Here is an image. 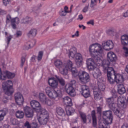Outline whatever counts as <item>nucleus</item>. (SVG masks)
<instances>
[{"label":"nucleus","mask_w":128,"mask_h":128,"mask_svg":"<svg viewBox=\"0 0 128 128\" xmlns=\"http://www.w3.org/2000/svg\"><path fill=\"white\" fill-rule=\"evenodd\" d=\"M12 38V36H9L6 38V40H8V44H10V42Z\"/></svg>","instance_id":"56"},{"label":"nucleus","mask_w":128,"mask_h":128,"mask_svg":"<svg viewBox=\"0 0 128 128\" xmlns=\"http://www.w3.org/2000/svg\"><path fill=\"white\" fill-rule=\"evenodd\" d=\"M82 56L80 53H77L75 56V62L77 66H82L83 60Z\"/></svg>","instance_id":"19"},{"label":"nucleus","mask_w":128,"mask_h":128,"mask_svg":"<svg viewBox=\"0 0 128 128\" xmlns=\"http://www.w3.org/2000/svg\"><path fill=\"white\" fill-rule=\"evenodd\" d=\"M110 62L108 60H104L102 64L104 72L107 74L108 80L110 84H122L124 81V78L120 74H116V72L114 68L110 67Z\"/></svg>","instance_id":"2"},{"label":"nucleus","mask_w":128,"mask_h":128,"mask_svg":"<svg viewBox=\"0 0 128 128\" xmlns=\"http://www.w3.org/2000/svg\"><path fill=\"white\" fill-rule=\"evenodd\" d=\"M76 48L73 47L70 50L68 53V56L70 58H74L76 55Z\"/></svg>","instance_id":"30"},{"label":"nucleus","mask_w":128,"mask_h":128,"mask_svg":"<svg viewBox=\"0 0 128 128\" xmlns=\"http://www.w3.org/2000/svg\"><path fill=\"white\" fill-rule=\"evenodd\" d=\"M48 98L46 97V94H44V93H40L39 96H38V98H39L40 102H42V104L44 102V101L46 100V98Z\"/></svg>","instance_id":"35"},{"label":"nucleus","mask_w":128,"mask_h":128,"mask_svg":"<svg viewBox=\"0 0 128 128\" xmlns=\"http://www.w3.org/2000/svg\"><path fill=\"white\" fill-rule=\"evenodd\" d=\"M6 114V112L2 111V112L0 114V120H4V116Z\"/></svg>","instance_id":"47"},{"label":"nucleus","mask_w":128,"mask_h":128,"mask_svg":"<svg viewBox=\"0 0 128 128\" xmlns=\"http://www.w3.org/2000/svg\"><path fill=\"white\" fill-rule=\"evenodd\" d=\"M107 58L108 60H108L110 62H116V60H118V57L116 56V55L114 52H109L107 54Z\"/></svg>","instance_id":"17"},{"label":"nucleus","mask_w":128,"mask_h":128,"mask_svg":"<svg viewBox=\"0 0 128 128\" xmlns=\"http://www.w3.org/2000/svg\"><path fill=\"white\" fill-rule=\"evenodd\" d=\"M79 114L82 122H84V124H86V114L84 112H80Z\"/></svg>","instance_id":"34"},{"label":"nucleus","mask_w":128,"mask_h":128,"mask_svg":"<svg viewBox=\"0 0 128 128\" xmlns=\"http://www.w3.org/2000/svg\"><path fill=\"white\" fill-rule=\"evenodd\" d=\"M57 80L58 81L60 84H61V86H64L66 84L64 80V79H62V78L57 77Z\"/></svg>","instance_id":"42"},{"label":"nucleus","mask_w":128,"mask_h":128,"mask_svg":"<svg viewBox=\"0 0 128 128\" xmlns=\"http://www.w3.org/2000/svg\"><path fill=\"white\" fill-rule=\"evenodd\" d=\"M76 36H80V34H78V31H76V32L74 34Z\"/></svg>","instance_id":"62"},{"label":"nucleus","mask_w":128,"mask_h":128,"mask_svg":"<svg viewBox=\"0 0 128 128\" xmlns=\"http://www.w3.org/2000/svg\"><path fill=\"white\" fill-rule=\"evenodd\" d=\"M46 92L50 98L56 100V98L62 96V91L60 90H56L52 88L50 86H48L46 88Z\"/></svg>","instance_id":"5"},{"label":"nucleus","mask_w":128,"mask_h":128,"mask_svg":"<svg viewBox=\"0 0 128 128\" xmlns=\"http://www.w3.org/2000/svg\"><path fill=\"white\" fill-rule=\"evenodd\" d=\"M123 83H120L118 86V92L120 94H124L126 92V88Z\"/></svg>","instance_id":"26"},{"label":"nucleus","mask_w":128,"mask_h":128,"mask_svg":"<svg viewBox=\"0 0 128 128\" xmlns=\"http://www.w3.org/2000/svg\"><path fill=\"white\" fill-rule=\"evenodd\" d=\"M64 66L62 71H61V74L64 76H66L68 70L70 71L72 68H72L74 66V63L70 60H68L64 64Z\"/></svg>","instance_id":"8"},{"label":"nucleus","mask_w":128,"mask_h":128,"mask_svg":"<svg viewBox=\"0 0 128 128\" xmlns=\"http://www.w3.org/2000/svg\"><path fill=\"white\" fill-rule=\"evenodd\" d=\"M32 128H38V123L33 122L31 125Z\"/></svg>","instance_id":"51"},{"label":"nucleus","mask_w":128,"mask_h":128,"mask_svg":"<svg viewBox=\"0 0 128 128\" xmlns=\"http://www.w3.org/2000/svg\"><path fill=\"white\" fill-rule=\"evenodd\" d=\"M121 128H128V126L126 124H124Z\"/></svg>","instance_id":"64"},{"label":"nucleus","mask_w":128,"mask_h":128,"mask_svg":"<svg viewBox=\"0 0 128 128\" xmlns=\"http://www.w3.org/2000/svg\"><path fill=\"white\" fill-rule=\"evenodd\" d=\"M72 76L73 78H76V76H80V72L78 71L76 68H72L70 70Z\"/></svg>","instance_id":"33"},{"label":"nucleus","mask_w":128,"mask_h":128,"mask_svg":"<svg viewBox=\"0 0 128 128\" xmlns=\"http://www.w3.org/2000/svg\"><path fill=\"white\" fill-rule=\"evenodd\" d=\"M64 12H66V14H70L72 12V11H68V7L65 6L64 10Z\"/></svg>","instance_id":"55"},{"label":"nucleus","mask_w":128,"mask_h":128,"mask_svg":"<svg viewBox=\"0 0 128 128\" xmlns=\"http://www.w3.org/2000/svg\"><path fill=\"white\" fill-rule=\"evenodd\" d=\"M116 102H114V103H112L110 104L108 107L110 110H112L114 114L117 116L118 118H120L122 116H124V112L123 110H118L116 108V106H118V104L116 103Z\"/></svg>","instance_id":"7"},{"label":"nucleus","mask_w":128,"mask_h":128,"mask_svg":"<svg viewBox=\"0 0 128 128\" xmlns=\"http://www.w3.org/2000/svg\"><path fill=\"white\" fill-rule=\"evenodd\" d=\"M22 31L18 30L16 32L14 36H16V38H20V36H22Z\"/></svg>","instance_id":"50"},{"label":"nucleus","mask_w":128,"mask_h":128,"mask_svg":"<svg viewBox=\"0 0 128 128\" xmlns=\"http://www.w3.org/2000/svg\"><path fill=\"white\" fill-rule=\"evenodd\" d=\"M117 98V102H118V105L120 106H124V102L126 100V98H124L122 96H119L118 98Z\"/></svg>","instance_id":"31"},{"label":"nucleus","mask_w":128,"mask_h":128,"mask_svg":"<svg viewBox=\"0 0 128 128\" xmlns=\"http://www.w3.org/2000/svg\"><path fill=\"white\" fill-rule=\"evenodd\" d=\"M91 116L92 118V126L94 128L98 126V122H96V111L93 110L91 112Z\"/></svg>","instance_id":"29"},{"label":"nucleus","mask_w":128,"mask_h":128,"mask_svg":"<svg viewBox=\"0 0 128 128\" xmlns=\"http://www.w3.org/2000/svg\"><path fill=\"white\" fill-rule=\"evenodd\" d=\"M28 18L26 17L22 19L20 22L21 24H28V22H30V18H29L28 20Z\"/></svg>","instance_id":"43"},{"label":"nucleus","mask_w":128,"mask_h":128,"mask_svg":"<svg viewBox=\"0 0 128 128\" xmlns=\"http://www.w3.org/2000/svg\"><path fill=\"white\" fill-rule=\"evenodd\" d=\"M2 2L4 6H8L10 2V0H2Z\"/></svg>","instance_id":"53"},{"label":"nucleus","mask_w":128,"mask_h":128,"mask_svg":"<svg viewBox=\"0 0 128 128\" xmlns=\"http://www.w3.org/2000/svg\"><path fill=\"white\" fill-rule=\"evenodd\" d=\"M24 126L26 128H32V125H30V124L28 122V121H26L25 122L24 124Z\"/></svg>","instance_id":"48"},{"label":"nucleus","mask_w":128,"mask_h":128,"mask_svg":"<svg viewBox=\"0 0 128 128\" xmlns=\"http://www.w3.org/2000/svg\"><path fill=\"white\" fill-rule=\"evenodd\" d=\"M10 123L13 124V126H16L18 124V120L16 118H12L10 120Z\"/></svg>","instance_id":"49"},{"label":"nucleus","mask_w":128,"mask_h":128,"mask_svg":"<svg viewBox=\"0 0 128 128\" xmlns=\"http://www.w3.org/2000/svg\"><path fill=\"white\" fill-rule=\"evenodd\" d=\"M12 16L8 14L7 15L6 18V24H10V22H12Z\"/></svg>","instance_id":"45"},{"label":"nucleus","mask_w":128,"mask_h":128,"mask_svg":"<svg viewBox=\"0 0 128 128\" xmlns=\"http://www.w3.org/2000/svg\"><path fill=\"white\" fill-rule=\"evenodd\" d=\"M66 14L67 13L64 12V10L62 8L59 12V14L60 16H66Z\"/></svg>","instance_id":"44"},{"label":"nucleus","mask_w":128,"mask_h":128,"mask_svg":"<svg viewBox=\"0 0 128 128\" xmlns=\"http://www.w3.org/2000/svg\"><path fill=\"white\" fill-rule=\"evenodd\" d=\"M112 117L107 118L106 120L100 121L98 128H106V125L112 124Z\"/></svg>","instance_id":"14"},{"label":"nucleus","mask_w":128,"mask_h":128,"mask_svg":"<svg viewBox=\"0 0 128 128\" xmlns=\"http://www.w3.org/2000/svg\"><path fill=\"white\" fill-rule=\"evenodd\" d=\"M63 103L65 106V109L67 116H72V114L74 112V109L72 107V98L68 96L64 98Z\"/></svg>","instance_id":"4"},{"label":"nucleus","mask_w":128,"mask_h":128,"mask_svg":"<svg viewBox=\"0 0 128 128\" xmlns=\"http://www.w3.org/2000/svg\"><path fill=\"white\" fill-rule=\"evenodd\" d=\"M48 82L49 86H52V88H58V80H56L55 78H51L48 79Z\"/></svg>","instance_id":"22"},{"label":"nucleus","mask_w":128,"mask_h":128,"mask_svg":"<svg viewBox=\"0 0 128 128\" xmlns=\"http://www.w3.org/2000/svg\"><path fill=\"white\" fill-rule=\"evenodd\" d=\"M78 78L82 84H88L90 82V74L84 71L80 72Z\"/></svg>","instance_id":"10"},{"label":"nucleus","mask_w":128,"mask_h":128,"mask_svg":"<svg viewBox=\"0 0 128 128\" xmlns=\"http://www.w3.org/2000/svg\"><path fill=\"white\" fill-rule=\"evenodd\" d=\"M54 65L57 68H58L60 74H62V70L64 69V64H62V62L60 60H56L54 62Z\"/></svg>","instance_id":"24"},{"label":"nucleus","mask_w":128,"mask_h":128,"mask_svg":"<svg viewBox=\"0 0 128 128\" xmlns=\"http://www.w3.org/2000/svg\"><path fill=\"white\" fill-rule=\"evenodd\" d=\"M78 18L80 20H82L84 19V16H82V14L78 15Z\"/></svg>","instance_id":"59"},{"label":"nucleus","mask_w":128,"mask_h":128,"mask_svg":"<svg viewBox=\"0 0 128 128\" xmlns=\"http://www.w3.org/2000/svg\"><path fill=\"white\" fill-rule=\"evenodd\" d=\"M56 112L58 115L60 116H66L64 110V109L60 107L57 108H56Z\"/></svg>","instance_id":"32"},{"label":"nucleus","mask_w":128,"mask_h":128,"mask_svg":"<svg viewBox=\"0 0 128 128\" xmlns=\"http://www.w3.org/2000/svg\"><path fill=\"white\" fill-rule=\"evenodd\" d=\"M94 100H102V92L98 90V88H95L94 90Z\"/></svg>","instance_id":"20"},{"label":"nucleus","mask_w":128,"mask_h":128,"mask_svg":"<svg viewBox=\"0 0 128 128\" xmlns=\"http://www.w3.org/2000/svg\"><path fill=\"white\" fill-rule=\"evenodd\" d=\"M37 118L40 126L46 124L48 120V114L46 109H43L40 112L37 113Z\"/></svg>","instance_id":"3"},{"label":"nucleus","mask_w":128,"mask_h":128,"mask_svg":"<svg viewBox=\"0 0 128 128\" xmlns=\"http://www.w3.org/2000/svg\"><path fill=\"white\" fill-rule=\"evenodd\" d=\"M103 115L106 118H112V112L110 110H107L103 112Z\"/></svg>","instance_id":"39"},{"label":"nucleus","mask_w":128,"mask_h":128,"mask_svg":"<svg viewBox=\"0 0 128 128\" xmlns=\"http://www.w3.org/2000/svg\"><path fill=\"white\" fill-rule=\"evenodd\" d=\"M34 44H36V42L34 41H33V42H28L27 43H26L24 46L23 49L25 50H28L30 48H34Z\"/></svg>","instance_id":"25"},{"label":"nucleus","mask_w":128,"mask_h":128,"mask_svg":"<svg viewBox=\"0 0 128 128\" xmlns=\"http://www.w3.org/2000/svg\"><path fill=\"white\" fill-rule=\"evenodd\" d=\"M98 4V0H91V2L90 4V7L92 8L96 6Z\"/></svg>","instance_id":"41"},{"label":"nucleus","mask_w":128,"mask_h":128,"mask_svg":"<svg viewBox=\"0 0 128 128\" xmlns=\"http://www.w3.org/2000/svg\"><path fill=\"white\" fill-rule=\"evenodd\" d=\"M37 31L36 29H32L28 32V34H30L32 36H36Z\"/></svg>","instance_id":"40"},{"label":"nucleus","mask_w":128,"mask_h":128,"mask_svg":"<svg viewBox=\"0 0 128 128\" xmlns=\"http://www.w3.org/2000/svg\"><path fill=\"white\" fill-rule=\"evenodd\" d=\"M78 26H79V28H82V30H84L85 28H86V26H84V25H82H82H79Z\"/></svg>","instance_id":"60"},{"label":"nucleus","mask_w":128,"mask_h":128,"mask_svg":"<svg viewBox=\"0 0 128 128\" xmlns=\"http://www.w3.org/2000/svg\"><path fill=\"white\" fill-rule=\"evenodd\" d=\"M80 92L86 98L90 96V91L86 85H82L80 89Z\"/></svg>","instance_id":"13"},{"label":"nucleus","mask_w":128,"mask_h":128,"mask_svg":"<svg viewBox=\"0 0 128 128\" xmlns=\"http://www.w3.org/2000/svg\"><path fill=\"white\" fill-rule=\"evenodd\" d=\"M89 52L92 56H96L94 58H90L86 60V64L87 68L90 71L94 70V68H96V66H100L102 68V64L104 60L102 61L99 56H104V50L102 48V45L96 43L91 44L89 47Z\"/></svg>","instance_id":"1"},{"label":"nucleus","mask_w":128,"mask_h":128,"mask_svg":"<svg viewBox=\"0 0 128 128\" xmlns=\"http://www.w3.org/2000/svg\"><path fill=\"white\" fill-rule=\"evenodd\" d=\"M20 18L16 17L15 18H12L11 20V25L12 26V28L16 30V25L20 24Z\"/></svg>","instance_id":"27"},{"label":"nucleus","mask_w":128,"mask_h":128,"mask_svg":"<svg viewBox=\"0 0 128 128\" xmlns=\"http://www.w3.org/2000/svg\"><path fill=\"white\" fill-rule=\"evenodd\" d=\"M14 98L15 102L18 106H22L24 102V98L22 93L18 92L14 94Z\"/></svg>","instance_id":"11"},{"label":"nucleus","mask_w":128,"mask_h":128,"mask_svg":"<svg viewBox=\"0 0 128 128\" xmlns=\"http://www.w3.org/2000/svg\"><path fill=\"white\" fill-rule=\"evenodd\" d=\"M102 46L104 50H112V48H114V42L111 40L103 41L102 42Z\"/></svg>","instance_id":"12"},{"label":"nucleus","mask_w":128,"mask_h":128,"mask_svg":"<svg viewBox=\"0 0 128 128\" xmlns=\"http://www.w3.org/2000/svg\"><path fill=\"white\" fill-rule=\"evenodd\" d=\"M43 104H46V106H52L54 105V102H52V100H50V99L48 98L43 102Z\"/></svg>","instance_id":"38"},{"label":"nucleus","mask_w":128,"mask_h":128,"mask_svg":"<svg viewBox=\"0 0 128 128\" xmlns=\"http://www.w3.org/2000/svg\"><path fill=\"white\" fill-rule=\"evenodd\" d=\"M65 90L66 93L68 94H70V96H76V91L74 88V87H72L70 84H67L65 86Z\"/></svg>","instance_id":"15"},{"label":"nucleus","mask_w":128,"mask_h":128,"mask_svg":"<svg viewBox=\"0 0 128 128\" xmlns=\"http://www.w3.org/2000/svg\"><path fill=\"white\" fill-rule=\"evenodd\" d=\"M116 98H117L116 94H112V97L106 99V102L107 104H108V106H110L112 104H113L115 102H116V100H117Z\"/></svg>","instance_id":"21"},{"label":"nucleus","mask_w":128,"mask_h":128,"mask_svg":"<svg viewBox=\"0 0 128 128\" xmlns=\"http://www.w3.org/2000/svg\"><path fill=\"white\" fill-rule=\"evenodd\" d=\"M12 86L13 84L12 80H8L2 83V86L5 94H6V96H12L14 94Z\"/></svg>","instance_id":"6"},{"label":"nucleus","mask_w":128,"mask_h":128,"mask_svg":"<svg viewBox=\"0 0 128 128\" xmlns=\"http://www.w3.org/2000/svg\"><path fill=\"white\" fill-rule=\"evenodd\" d=\"M88 4L85 6L84 8L82 9V11L83 12H86L88 10Z\"/></svg>","instance_id":"54"},{"label":"nucleus","mask_w":128,"mask_h":128,"mask_svg":"<svg viewBox=\"0 0 128 128\" xmlns=\"http://www.w3.org/2000/svg\"><path fill=\"white\" fill-rule=\"evenodd\" d=\"M16 76V74L10 72L8 71L2 72L0 68V80H6V78H14Z\"/></svg>","instance_id":"9"},{"label":"nucleus","mask_w":128,"mask_h":128,"mask_svg":"<svg viewBox=\"0 0 128 128\" xmlns=\"http://www.w3.org/2000/svg\"><path fill=\"white\" fill-rule=\"evenodd\" d=\"M98 90H100V92L102 90V92H104V90H106V86L104 84L103 82H100V81L98 82Z\"/></svg>","instance_id":"36"},{"label":"nucleus","mask_w":128,"mask_h":128,"mask_svg":"<svg viewBox=\"0 0 128 128\" xmlns=\"http://www.w3.org/2000/svg\"><path fill=\"white\" fill-rule=\"evenodd\" d=\"M16 118H24V113L22 111L18 110L16 114Z\"/></svg>","instance_id":"37"},{"label":"nucleus","mask_w":128,"mask_h":128,"mask_svg":"<svg viewBox=\"0 0 128 128\" xmlns=\"http://www.w3.org/2000/svg\"><path fill=\"white\" fill-rule=\"evenodd\" d=\"M4 13L6 14V11H4V10L0 9V14H2Z\"/></svg>","instance_id":"61"},{"label":"nucleus","mask_w":128,"mask_h":128,"mask_svg":"<svg viewBox=\"0 0 128 128\" xmlns=\"http://www.w3.org/2000/svg\"><path fill=\"white\" fill-rule=\"evenodd\" d=\"M121 44L125 46H128V35L124 34L121 36Z\"/></svg>","instance_id":"28"},{"label":"nucleus","mask_w":128,"mask_h":128,"mask_svg":"<svg viewBox=\"0 0 128 128\" xmlns=\"http://www.w3.org/2000/svg\"><path fill=\"white\" fill-rule=\"evenodd\" d=\"M30 106L32 108H38V110H36V112H38V114L40 112V110H44V108H42L40 107V102L36 100H32L30 102Z\"/></svg>","instance_id":"16"},{"label":"nucleus","mask_w":128,"mask_h":128,"mask_svg":"<svg viewBox=\"0 0 128 128\" xmlns=\"http://www.w3.org/2000/svg\"><path fill=\"white\" fill-rule=\"evenodd\" d=\"M25 114L27 118H32L34 116V111L29 106L24 108Z\"/></svg>","instance_id":"18"},{"label":"nucleus","mask_w":128,"mask_h":128,"mask_svg":"<svg viewBox=\"0 0 128 128\" xmlns=\"http://www.w3.org/2000/svg\"><path fill=\"white\" fill-rule=\"evenodd\" d=\"M42 56H44V52L42 51L40 52L38 54V60H42Z\"/></svg>","instance_id":"46"},{"label":"nucleus","mask_w":128,"mask_h":128,"mask_svg":"<svg viewBox=\"0 0 128 128\" xmlns=\"http://www.w3.org/2000/svg\"><path fill=\"white\" fill-rule=\"evenodd\" d=\"M3 102L4 104H6V102H8V98H4Z\"/></svg>","instance_id":"63"},{"label":"nucleus","mask_w":128,"mask_h":128,"mask_svg":"<svg viewBox=\"0 0 128 128\" xmlns=\"http://www.w3.org/2000/svg\"><path fill=\"white\" fill-rule=\"evenodd\" d=\"M93 70V76L95 78L100 80V78L102 76V72L98 68H94Z\"/></svg>","instance_id":"23"},{"label":"nucleus","mask_w":128,"mask_h":128,"mask_svg":"<svg viewBox=\"0 0 128 128\" xmlns=\"http://www.w3.org/2000/svg\"><path fill=\"white\" fill-rule=\"evenodd\" d=\"M97 112H98V114H100L102 112V108L100 107H97Z\"/></svg>","instance_id":"58"},{"label":"nucleus","mask_w":128,"mask_h":128,"mask_svg":"<svg viewBox=\"0 0 128 128\" xmlns=\"http://www.w3.org/2000/svg\"><path fill=\"white\" fill-rule=\"evenodd\" d=\"M124 53L125 54L126 56H128V48L124 47L123 48Z\"/></svg>","instance_id":"52"},{"label":"nucleus","mask_w":128,"mask_h":128,"mask_svg":"<svg viewBox=\"0 0 128 128\" xmlns=\"http://www.w3.org/2000/svg\"><path fill=\"white\" fill-rule=\"evenodd\" d=\"M87 24H92V26H94V20H90L87 22Z\"/></svg>","instance_id":"57"}]
</instances>
